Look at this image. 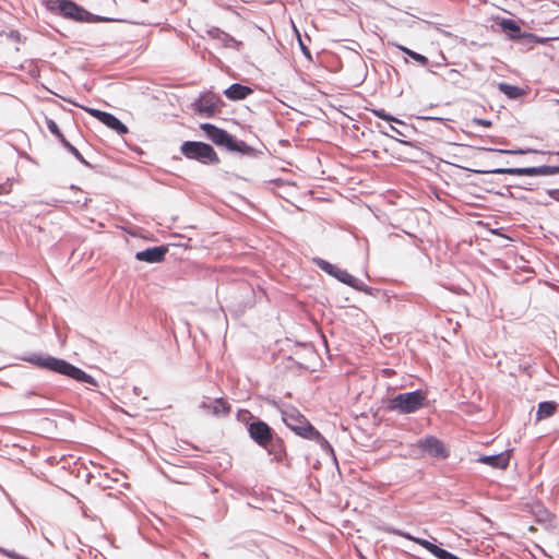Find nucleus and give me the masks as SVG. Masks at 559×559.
<instances>
[{"label": "nucleus", "mask_w": 559, "mask_h": 559, "mask_svg": "<svg viewBox=\"0 0 559 559\" xmlns=\"http://www.w3.org/2000/svg\"><path fill=\"white\" fill-rule=\"evenodd\" d=\"M472 122L487 128L491 126V122L489 120L484 119H474Z\"/></svg>", "instance_id": "obj_25"}, {"label": "nucleus", "mask_w": 559, "mask_h": 559, "mask_svg": "<svg viewBox=\"0 0 559 559\" xmlns=\"http://www.w3.org/2000/svg\"><path fill=\"white\" fill-rule=\"evenodd\" d=\"M28 361L38 368L67 376L79 382H85L94 386L97 385L96 380L92 376L63 359L51 356L34 355L28 358Z\"/></svg>", "instance_id": "obj_1"}, {"label": "nucleus", "mask_w": 559, "mask_h": 559, "mask_svg": "<svg viewBox=\"0 0 559 559\" xmlns=\"http://www.w3.org/2000/svg\"><path fill=\"white\" fill-rule=\"evenodd\" d=\"M46 126H47L48 130L53 135H56L60 140V142H62V138H64V135L61 133L57 123L52 119L46 118Z\"/></svg>", "instance_id": "obj_20"}, {"label": "nucleus", "mask_w": 559, "mask_h": 559, "mask_svg": "<svg viewBox=\"0 0 559 559\" xmlns=\"http://www.w3.org/2000/svg\"><path fill=\"white\" fill-rule=\"evenodd\" d=\"M251 93L252 90L249 86L241 85L238 83L231 84L228 88L224 91V95L230 100L245 99Z\"/></svg>", "instance_id": "obj_16"}, {"label": "nucleus", "mask_w": 559, "mask_h": 559, "mask_svg": "<svg viewBox=\"0 0 559 559\" xmlns=\"http://www.w3.org/2000/svg\"><path fill=\"white\" fill-rule=\"evenodd\" d=\"M426 399L421 391L401 393L390 399L386 407L400 414H409L423 407Z\"/></svg>", "instance_id": "obj_3"}, {"label": "nucleus", "mask_w": 559, "mask_h": 559, "mask_svg": "<svg viewBox=\"0 0 559 559\" xmlns=\"http://www.w3.org/2000/svg\"><path fill=\"white\" fill-rule=\"evenodd\" d=\"M2 189H3V188L0 186V193L2 192Z\"/></svg>", "instance_id": "obj_28"}, {"label": "nucleus", "mask_w": 559, "mask_h": 559, "mask_svg": "<svg viewBox=\"0 0 559 559\" xmlns=\"http://www.w3.org/2000/svg\"><path fill=\"white\" fill-rule=\"evenodd\" d=\"M500 90L509 97L511 98H516L521 95V91L515 87V86H511V85H507V84H501L500 85Z\"/></svg>", "instance_id": "obj_22"}, {"label": "nucleus", "mask_w": 559, "mask_h": 559, "mask_svg": "<svg viewBox=\"0 0 559 559\" xmlns=\"http://www.w3.org/2000/svg\"><path fill=\"white\" fill-rule=\"evenodd\" d=\"M412 540L419 544L424 548H426L428 551H430L433 556H436L438 559H460L453 554L439 548L437 545L420 538L411 537Z\"/></svg>", "instance_id": "obj_15"}, {"label": "nucleus", "mask_w": 559, "mask_h": 559, "mask_svg": "<svg viewBox=\"0 0 559 559\" xmlns=\"http://www.w3.org/2000/svg\"><path fill=\"white\" fill-rule=\"evenodd\" d=\"M221 107L222 100L219 96L211 92L203 94L197 102V110L206 117H212L219 112Z\"/></svg>", "instance_id": "obj_8"}, {"label": "nucleus", "mask_w": 559, "mask_h": 559, "mask_svg": "<svg viewBox=\"0 0 559 559\" xmlns=\"http://www.w3.org/2000/svg\"><path fill=\"white\" fill-rule=\"evenodd\" d=\"M201 129L205 132L206 136L216 145L225 146L233 152L246 153L249 146L243 141H237L227 131L219 129L211 123L201 124Z\"/></svg>", "instance_id": "obj_4"}, {"label": "nucleus", "mask_w": 559, "mask_h": 559, "mask_svg": "<svg viewBox=\"0 0 559 559\" xmlns=\"http://www.w3.org/2000/svg\"><path fill=\"white\" fill-rule=\"evenodd\" d=\"M283 420L288 428L306 439L319 440L322 438L308 419L295 408L284 411Z\"/></svg>", "instance_id": "obj_2"}, {"label": "nucleus", "mask_w": 559, "mask_h": 559, "mask_svg": "<svg viewBox=\"0 0 559 559\" xmlns=\"http://www.w3.org/2000/svg\"><path fill=\"white\" fill-rule=\"evenodd\" d=\"M56 9L59 14L66 19H71L76 22H92L93 15L84 8L80 7L71 0H58L56 1Z\"/></svg>", "instance_id": "obj_6"}, {"label": "nucleus", "mask_w": 559, "mask_h": 559, "mask_svg": "<svg viewBox=\"0 0 559 559\" xmlns=\"http://www.w3.org/2000/svg\"><path fill=\"white\" fill-rule=\"evenodd\" d=\"M182 154L190 159H197L203 164H218L219 158L214 148L203 142L187 141L181 146Z\"/></svg>", "instance_id": "obj_5"}, {"label": "nucleus", "mask_w": 559, "mask_h": 559, "mask_svg": "<svg viewBox=\"0 0 559 559\" xmlns=\"http://www.w3.org/2000/svg\"><path fill=\"white\" fill-rule=\"evenodd\" d=\"M498 152L506 153V154H526L531 151L530 150H498Z\"/></svg>", "instance_id": "obj_24"}, {"label": "nucleus", "mask_w": 559, "mask_h": 559, "mask_svg": "<svg viewBox=\"0 0 559 559\" xmlns=\"http://www.w3.org/2000/svg\"><path fill=\"white\" fill-rule=\"evenodd\" d=\"M399 49H401L403 52L407 53L411 58H413L414 60L420 62L421 64H426L427 63V58L423 55H419L404 46H399Z\"/></svg>", "instance_id": "obj_21"}, {"label": "nucleus", "mask_w": 559, "mask_h": 559, "mask_svg": "<svg viewBox=\"0 0 559 559\" xmlns=\"http://www.w3.org/2000/svg\"><path fill=\"white\" fill-rule=\"evenodd\" d=\"M167 251V248L164 246L147 248L136 252L135 259L143 262L157 263L165 259Z\"/></svg>", "instance_id": "obj_11"}, {"label": "nucleus", "mask_w": 559, "mask_h": 559, "mask_svg": "<svg viewBox=\"0 0 559 559\" xmlns=\"http://www.w3.org/2000/svg\"><path fill=\"white\" fill-rule=\"evenodd\" d=\"M495 174H511V175H526V176H545L559 173L558 167H531V168H499L493 170Z\"/></svg>", "instance_id": "obj_10"}, {"label": "nucleus", "mask_w": 559, "mask_h": 559, "mask_svg": "<svg viewBox=\"0 0 559 559\" xmlns=\"http://www.w3.org/2000/svg\"><path fill=\"white\" fill-rule=\"evenodd\" d=\"M314 262L321 270H323L328 274L335 276L345 284H349V273H347L346 271H342L335 265L322 259H314Z\"/></svg>", "instance_id": "obj_14"}, {"label": "nucleus", "mask_w": 559, "mask_h": 559, "mask_svg": "<svg viewBox=\"0 0 559 559\" xmlns=\"http://www.w3.org/2000/svg\"><path fill=\"white\" fill-rule=\"evenodd\" d=\"M379 116H380V118H384V119H388V120H393V118L386 117V116H384L382 114H379Z\"/></svg>", "instance_id": "obj_27"}, {"label": "nucleus", "mask_w": 559, "mask_h": 559, "mask_svg": "<svg viewBox=\"0 0 559 559\" xmlns=\"http://www.w3.org/2000/svg\"><path fill=\"white\" fill-rule=\"evenodd\" d=\"M248 432L259 445L266 448L273 439V431L270 426L261 420L253 421L248 427Z\"/></svg>", "instance_id": "obj_7"}, {"label": "nucleus", "mask_w": 559, "mask_h": 559, "mask_svg": "<svg viewBox=\"0 0 559 559\" xmlns=\"http://www.w3.org/2000/svg\"><path fill=\"white\" fill-rule=\"evenodd\" d=\"M502 29L509 33V36L514 38L520 34V26L512 20H503L500 23Z\"/></svg>", "instance_id": "obj_19"}, {"label": "nucleus", "mask_w": 559, "mask_h": 559, "mask_svg": "<svg viewBox=\"0 0 559 559\" xmlns=\"http://www.w3.org/2000/svg\"><path fill=\"white\" fill-rule=\"evenodd\" d=\"M202 407L206 408L213 415H227L230 411L229 405L222 399L215 400L211 404L202 403Z\"/></svg>", "instance_id": "obj_17"}, {"label": "nucleus", "mask_w": 559, "mask_h": 559, "mask_svg": "<svg viewBox=\"0 0 559 559\" xmlns=\"http://www.w3.org/2000/svg\"><path fill=\"white\" fill-rule=\"evenodd\" d=\"M86 111L118 134L128 133V128L114 115L93 108H87Z\"/></svg>", "instance_id": "obj_9"}, {"label": "nucleus", "mask_w": 559, "mask_h": 559, "mask_svg": "<svg viewBox=\"0 0 559 559\" xmlns=\"http://www.w3.org/2000/svg\"><path fill=\"white\" fill-rule=\"evenodd\" d=\"M510 457H511V452L506 451V452H502L497 455L481 456L478 459V462L488 464L495 468L506 469L509 465Z\"/></svg>", "instance_id": "obj_13"}, {"label": "nucleus", "mask_w": 559, "mask_h": 559, "mask_svg": "<svg viewBox=\"0 0 559 559\" xmlns=\"http://www.w3.org/2000/svg\"><path fill=\"white\" fill-rule=\"evenodd\" d=\"M62 145L68 148L76 157H81L80 152L69 142L66 138H62Z\"/></svg>", "instance_id": "obj_23"}, {"label": "nucleus", "mask_w": 559, "mask_h": 559, "mask_svg": "<svg viewBox=\"0 0 559 559\" xmlns=\"http://www.w3.org/2000/svg\"><path fill=\"white\" fill-rule=\"evenodd\" d=\"M420 444L424 451L436 459L442 460L449 455L445 447L435 438H427L423 440Z\"/></svg>", "instance_id": "obj_12"}, {"label": "nucleus", "mask_w": 559, "mask_h": 559, "mask_svg": "<svg viewBox=\"0 0 559 559\" xmlns=\"http://www.w3.org/2000/svg\"><path fill=\"white\" fill-rule=\"evenodd\" d=\"M557 411V404L555 402H543L538 405L536 419L538 421L551 417Z\"/></svg>", "instance_id": "obj_18"}, {"label": "nucleus", "mask_w": 559, "mask_h": 559, "mask_svg": "<svg viewBox=\"0 0 559 559\" xmlns=\"http://www.w3.org/2000/svg\"><path fill=\"white\" fill-rule=\"evenodd\" d=\"M300 46H301V49H302L304 53L306 56L310 57V52H309L308 48L306 46H304L302 43H300Z\"/></svg>", "instance_id": "obj_26"}]
</instances>
